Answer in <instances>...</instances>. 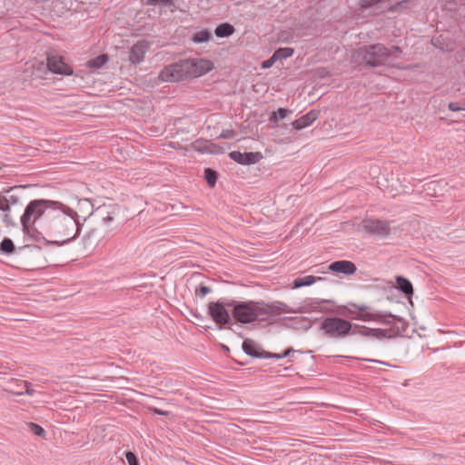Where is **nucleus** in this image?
<instances>
[{
    "instance_id": "obj_1",
    "label": "nucleus",
    "mask_w": 465,
    "mask_h": 465,
    "mask_svg": "<svg viewBox=\"0 0 465 465\" xmlns=\"http://www.w3.org/2000/svg\"><path fill=\"white\" fill-rule=\"evenodd\" d=\"M32 218L52 239L46 241L48 245L62 246L72 242L80 234L83 225L76 211L59 201L48 199H35L28 203L22 214L25 227Z\"/></svg>"
},
{
    "instance_id": "obj_2",
    "label": "nucleus",
    "mask_w": 465,
    "mask_h": 465,
    "mask_svg": "<svg viewBox=\"0 0 465 465\" xmlns=\"http://www.w3.org/2000/svg\"><path fill=\"white\" fill-rule=\"evenodd\" d=\"M211 60L203 58H185L164 66L159 73L162 82H181L197 78L213 69Z\"/></svg>"
},
{
    "instance_id": "obj_3",
    "label": "nucleus",
    "mask_w": 465,
    "mask_h": 465,
    "mask_svg": "<svg viewBox=\"0 0 465 465\" xmlns=\"http://www.w3.org/2000/svg\"><path fill=\"white\" fill-rule=\"evenodd\" d=\"M264 304V301H247L240 302L230 300L228 307L232 308V317L241 324L252 323L255 321L265 322L266 317H261L260 305Z\"/></svg>"
},
{
    "instance_id": "obj_4",
    "label": "nucleus",
    "mask_w": 465,
    "mask_h": 465,
    "mask_svg": "<svg viewBox=\"0 0 465 465\" xmlns=\"http://www.w3.org/2000/svg\"><path fill=\"white\" fill-rule=\"evenodd\" d=\"M355 60L371 67H378L386 64L390 58L389 49L383 44H372L360 47L355 54Z\"/></svg>"
},
{
    "instance_id": "obj_5",
    "label": "nucleus",
    "mask_w": 465,
    "mask_h": 465,
    "mask_svg": "<svg viewBox=\"0 0 465 465\" xmlns=\"http://www.w3.org/2000/svg\"><path fill=\"white\" fill-rule=\"evenodd\" d=\"M351 322L336 315L322 318L319 330L328 339L343 340L350 336Z\"/></svg>"
},
{
    "instance_id": "obj_6",
    "label": "nucleus",
    "mask_w": 465,
    "mask_h": 465,
    "mask_svg": "<svg viewBox=\"0 0 465 465\" xmlns=\"http://www.w3.org/2000/svg\"><path fill=\"white\" fill-rule=\"evenodd\" d=\"M349 306L355 309H348L347 315L351 320L362 322H377L384 324H391V322L388 321V317H394V314L388 312L373 311L371 307L366 304L358 305L354 302H349Z\"/></svg>"
},
{
    "instance_id": "obj_7",
    "label": "nucleus",
    "mask_w": 465,
    "mask_h": 465,
    "mask_svg": "<svg viewBox=\"0 0 465 465\" xmlns=\"http://www.w3.org/2000/svg\"><path fill=\"white\" fill-rule=\"evenodd\" d=\"M230 300L220 299L216 302H211L208 304V314L212 320L220 327V329L225 328L226 325L232 324V317L228 307V302Z\"/></svg>"
},
{
    "instance_id": "obj_8",
    "label": "nucleus",
    "mask_w": 465,
    "mask_h": 465,
    "mask_svg": "<svg viewBox=\"0 0 465 465\" xmlns=\"http://www.w3.org/2000/svg\"><path fill=\"white\" fill-rule=\"evenodd\" d=\"M395 321L394 323L389 329H371V339H384V338H395L402 335L407 330L406 322L400 316L394 315V317H388Z\"/></svg>"
},
{
    "instance_id": "obj_9",
    "label": "nucleus",
    "mask_w": 465,
    "mask_h": 465,
    "mask_svg": "<svg viewBox=\"0 0 465 465\" xmlns=\"http://www.w3.org/2000/svg\"><path fill=\"white\" fill-rule=\"evenodd\" d=\"M335 304L331 300L319 298H305L296 312L303 313L310 312H319L322 313L334 312Z\"/></svg>"
},
{
    "instance_id": "obj_10",
    "label": "nucleus",
    "mask_w": 465,
    "mask_h": 465,
    "mask_svg": "<svg viewBox=\"0 0 465 465\" xmlns=\"http://www.w3.org/2000/svg\"><path fill=\"white\" fill-rule=\"evenodd\" d=\"M25 186L5 187L0 191V212H11L12 206L21 204L20 193Z\"/></svg>"
},
{
    "instance_id": "obj_11",
    "label": "nucleus",
    "mask_w": 465,
    "mask_h": 465,
    "mask_svg": "<svg viewBox=\"0 0 465 465\" xmlns=\"http://www.w3.org/2000/svg\"><path fill=\"white\" fill-rule=\"evenodd\" d=\"M361 225L363 231L371 235L384 238L391 233V223L387 220L365 218L362 220Z\"/></svg>"
},
{
    "instance_id": "obj_12",
    "label": "nucleus",
    "mask_w": 465,
    "mask_h": 465,
    "mask_svg": "<svg viewBox=\"0 0 465 465\" xmlns=\"http://www.w3.org/2000/svg\"><path fill=\"white\" fill-rule=\"evenodd\" d=\"M48 71L61 75L74 74L73 67L66 64L64 58L61 55L53 54L47 56Z\"/></svg>"
},
{
    "instance_id": "obj_13",
    "label": "nucleus",
    "mask_w": 465,
    "mask_h": 465,
    "mask_svg": "<svg viewBox=\"0 0 465 465\" xmlns=\"http://www.w3.org/2000/svg\"><path fill=\"white\" fill-rule=\"evenodd\" d=\"M260 314L261 317H266L267 315H280L282 313H296V310L291 308L286 303L274 301L272 302H265L262 305H260Z\"/></svg>"
},
{
    "instance_id": "obj_14",
    "label": "nucleus",
    "mask_w": 465,
    "mask_h": 465,
    "mask_svg": "<svg viewBox=\"0 0 465 465\" xmlns=\"http://www.w3.org/2000/svg\"><path fill=\"white\" fill-rule=\"evenodd\" d=\"M231 160L242 165H251L259 163L263 155L261 152H244L232 151L228 153Z\"/></svg>"
},
{
    "instance_id": "obj_15",
    "label": "nucleus",
    "mask_w": 465,
    "mask_h": 465,
    "mask_svg": "<svg viewBox=\"0 0 465 465\" xmlns=\"http://www.w3.org/2000/svg\"><path fill=\"white\" fill-rule=\"evenodd\" d=\"M149 49V43L146 40H140L135 43L130 49L129 61L136 65L144 60L146 52Z\"/></svg>"
},
{
    "instance_id": "obj_16",
    "label": "nucleus",
    "mask_w": 465,
    "mask_h": 465,
    "mask_svg": "<svg viewBox=\"0 0 465 465\" xmlns=\"http://www.w3.org/2000/svg\"><path fill=\"white\" fill-rule=\"evenodd\" d=\"M242 351L256 359H264L266 351L262 348V346L251 338H245L242 343Z\"/></svg>"
},
{
    "instance_id": "obj_17",
    "label": "nucleus",
    "mask_w": 465,
    "mask_h": 465,
    "mask_svg": "<svg viewBox=\"0 0 465 465\" xmlns=\"http://www.w3.org/2000/svg\"><path fill=\"white\" fill-rule=\"evenodd\" d=\"M20 223H21L22 231L24 232V233L27 234L32 240H34L35 242L44 241L45 243H46V241H50L49 239L45 237V233L44 232L43 230H41L38 227L37 223L34 222V218L30 219L26 223V224H25L26 227H25V225L22 222V216L20 217Z\"/></svg>"
},
{
    "instance_id": "obj_18",
    "label": "nucleus",
    "mask_w": 465,
    "mask_h": 465,
    "mask_svg": "<svg viewBox=\"0 0 465 465\" xmlns=\"http://www.w3.org/2000/svg\"><path fill=\"white\" fill-rule=\"evenodd\" d=\"M26 249H29L31 251H33V250L40 251L41 250V248L35 244H25V245L16 248L13 240L8 237H5L0 242V253L5 254V255H12L16 252V250H18L19 252H22Z\"/></svg>"
},
{
    "instance_id": "obj_19",
    "label": "nucleus",
    "mask_w": 465,
    "mask_h": 465,
    "mask_svg": "<svg viewBox=\"0 0 465 465\" xmlns=\"http://www.w3.org/2000/svg\"><path fill=\"white\" fill-rule=\"evenodd\" d=\"M191 147L193 151L200 153H221V147L209 140L200 138L196 139L191 143Z\"/></svg>"
},
{
    "instance_id": "obj_20",
    "label": "nucleus",
    "mask_w": 465,
    "mask_h": 465,
    "mask_svg": "<svg viewBox=\"0 0 465 465\" xmlns=\"http://www.w3.org/2000/svg\"><path fill=\"white\" fill-rule=\"evenodd\" d=\"M329 270H331L334 272H337V273H341V274L350 276V275H353L356 272L357 267L351 261L339 260V261H335V262H332L331 263H330Z\"/></svg>"
},
{
    "instance_id": "obj_21",
    "label": "nucleus",
    "mask_w": 465,
    "mask_h": 465,
    "mask_svg": "<svg viewBox=\"0 0 465 465\" xmlns=\"http://www.w3.org/2000/svg\"><path fill=\"white\" fill-rule=\"evenodd\" d=\"M320 115V111L318 110H311L307 114H303L300 118L293 121L291 125L293 129L297 131H301L308 126H310L313 122H315Z\"/></svg>"
},
{
    "instance_id": "obj_22",
    "label": "nucleus",
    "mask_w": 465,
    "mask_h": 465,
    "mask_svg": "<svg viewBox=\"0 0 465 465\" xmlns=\"http://www.w3.org/2000/svg\"><path fill=\"white\" fill-rule=\"evenodd\" d=\"M396 288L401 291L405 296L409 297L413 294V286L409 279L402 275L395 277Z\"/></svg>"
},
{
    "instance_id": "obj_23",
    "label": "nucleus",
    "mask_w": 465,
    "mask_h": 465,
    "mask_svg": "<svg viewBox=\"0 0 465 465\" xmlns=\"http://www.w3.org/2000/svg\"><path fill=\"white\" fill-rule=\"evenodd\" d=\"M213 38V33L208 28H205L193 33L190 40L196 45H200L209 43Z\"/></svg>"
},
{
    "instance_id": "obj_24",
    "label": "nucleus",
    "mask_w": 465,
    "mask_h": 465,
    "mask_svg": "<svg viewBox=\"0 0 465 465\" xmlns=\"http://www.w3.org/2000/svg\"><path fill=\"white\" fill-rule=\"evenodd\" d=\"M292 114V111L288 108L280 107L276 111H273L269 116V122L272 127H275L278 124L279 120L284 119Z\"/></svg>"
},
{
    "instance_id": "obj_25",
    "label": "nucleus",
    "mask_w": 465,
    "mask_h": 465,
    "mask_svg": "<svg viewBox=\"0 0 465 465\" xmlns=\"http://www.w3.org/2000/svg\"><path fill=\"white\" fill-rule=\"evenodd\" d=\"M234 32L235 27L228 22L218 25L214 29V35L219 38L229 37L232 35Z\"/></svg>"
},
{
    "instance_id": "obj_26",
    "label": "nucleus",
    "mask_w": 465,
    "mask_h": 465,
    "mask_svg": "<svg viewBox=\"0 0 465 465\" xmlns=\"http://www.w3.org/2000/svg\"><path fill=\"white\" fill-rule=\"evenodd\" d=\"M322 277H316L313 275H306L303 277H298L294 279L292 282V287L294 289L305 287V286H311L312 284L315 283L318 281H322Z\"/></svg>"
},
{
    "instance_id": "obj_27",
    "label": "nucleus",
    "mask_w": 465,
    "mask_h": 465,
    "mask_svg": "<svg viewBox=\"0 0 465 465\" xmlns=\"http://www.w3.org/2000/svg\"><path fill=\"white\" fill-rule=\"evenodd\" d=\"M94 214L101 219L104 225H110L114 220V212L109 211L106 207H98L95 210Z\"/></svg>"
},
{
    "instance_id": "obj_28",
    "label": "nucleus",
    "mask_w": 465,
    "mask_h": 465,
    "mask_svg": "<svg viewBox=\"0 0 465 465\" xmlns=\"http://www.w3.org/2000/svg\"><path fill=\"white\" fill-rule=\"evenodd\" d=\"M203 177L208 186L213 188L216 185L219 173L216 170L207 167L203 171Z\"/></svg>"
},
{
    "instance_id": "obj_29",
    "label": "nucleus",
    "mask_w": 465,
    "mask_h": 465,
    "mask_svg": "<svg viewBox=\"0 0 465 465\" xmlns=\"http://www.w3.org/2000/svg\"><path fill=\"white\" fill-rule=\"evenodd\" d=\"M109 58L107 54H100L93 59H90L86 65L91 69H100L106 64Z\"/></svg>"
},
{
    "instance_id": "obj_30",
    "label": "nucleus",
    "mask_w": 465,
    "mask_h": 465,
    "mask_svg": "<svg viewBox=\"0 0 465 465\" xmlns=\"http://www.w3.org/2000/svg\"><path fill=\"white\" fill-rule=\"evenodd\" d=\"M351 335H360L361 337L371 339V328L351 322L350 336Z\"/></svg>"
},
{
    "instance_id": "obj_31",
    "label": "nucleus",
    "mask_w": 465,
    "mask_h": 465,
    "mask_svg": "<svg viewBox=\"0 0 465 465\" xmlns=\"http://www.w3.org/2000/svg\"><path fill=\"white\" fill-rule=\"evenodd\" d=\"M294 54L293 48L291 47H279L273 52L274 57L278 60L287 59Z\"/></svg>"
},
{
    "instance_id": "obj_32",
    "label": "nucleus",
    "mask_w": 465,
    "mask_h": 465,
    "mask_svg": "<svg viewBox=\"0 0 465 465\" xmlns=\"http://www.w3.org/2000/svg\"><path fill=\"white\" fill-rule=\"evenodd\" d=\"M145 5H154L159 7H176L174 0H144Z\"/></svg>"
},
{
    "instance_id": "obj_33",
    "label": "nucleus",
    "mask_w": 465,
    "mask_h": 465,
    "mask_svg": "<svg viewBox=\"0 0 465 465\" xmlns=\"http://www.w3.org/2000/svg\"><path fill=\"white\" fill-rule=\"evenodd\" d=\"M33 68V74L35 77H43L44 74H45L48 71L47 67V62H36L32 65Z\"/></svg>"
},
{
    "instance_id": "obj_34",
    "label": "nucleus",
    "mask_w": 465,
    "mask_h": 465,
    "mask_svg": "<svg viewBox=\"0 0 465 465\" xmlns=\"http://www.w3.org/2000/svg\"><path fill=\"white\" fill-rule=\"evenodd\" d=\"M28 427L30 431L33 432L35 436L44 437L45 435V430L37 423L29 422Z\"/></svg>"
},
{
    "instance_id": "obj_35",
    "label": "nucleus",
    "mask_w": 465,
    "mask_h": 465,
    "mask_svg": "<svg viewBox=\"0 0 465 465\" xmlns=\"http://www.w3.org/2000/svg\"><path fill=\"white\" fill-rule=\"evenodd\" d=\"M84 242L85 248H93L97 242V239L95 237V232H91L87 235H85L84 237Z\"/></svg>"
},
{
    "instance_id": "obj_36",
    "label": "nucleus",
    "mask_w": 465,
    "mask_h": 465,
    "mask_svg": "<svg viewBox=\"0 0 465 465\" xmlns=\"http://www.w3.org/2000/svg\"><path fill=\"white\" fill-rule=\"evenodd\" d=\"M211 292H212V289L210 287L204 285L203 283H200L199 286L196 287V289H195V296L200 297V298H203Z\"/></svg>"
},
{
    "instance_id": "obj_37",
    "label": "nucleus",
    "mask_w": 465,
    "mask_h": 465,
    "mask_svg": "<svg viewBox=\"0 0 465 465\" xmlns=\"http://www.w3.org/2000/svg\"><path fill=\"white\" fill-rule=\"evenodd\" d=\"M2 222L7 227H16L17 223L14 221L13 217L10 214V212H3Z\"/></svg>"
},
{
    "instance_id": "obj_38",
    "label": "nucleus",
    "mask_w": 465,
    "mask_h": 465,
    "mask_svg": "<svg viewBox=\"0 0 465 465\" xmlns=\"http://www.w3.org/2000/svg\"><path fill=\"white\" fill-rule=\"evenodd\" d=\"M125 458L129 465H139V460L133 451H125Z\"/></svg>"
},
{
    "instance_id": "obj_39",
    "label": "nucleus",
    "mask_w": 465,
    "mask_h": 465,
    "mask_svg": "<svg viewBox=\"0 0 465 465\" xmlns=\"http://www.w3.org/2000/svg\"><path fill=\"white\" fill-rule=\"evenodd\" d=\"M381 3V0H360L359 5L362 9H369Z\"/></svg>"
},
{
    "instance_id": "obj_40",
    "label": "nucleus",
    "mask_w": 465,
    "mask_h": 465,
    "mask_svg": "<svg viewBox=\"0 0 465 465\" xmlns=\"http://www.w3.org/2000/svg\"><path fill=\"white\" fill-rule=\"evenodd\" d=\"M448 108L453 112L465 111V102H461V103L450 102L448 104Z\"/></svg>"
},
{
    "instance_id": "obj_41",
    "label": "nucleus",
    "mask_w": 465,
    "mask_h": 465,
    "mask_svg": "<svg viewBox=\"0 0 465 465\" xmlns=\"http://www.w3.org/2000/svg\"><path fill=\"white\" fill-rule=\"evenodd\" d=\"M147 410L151 412V413H153V414H156V415H161V416H165V417H168L170 416L171 412L170 411H163L161 409H158L154 406H147Z\"/></svg>"
},
{
    "instance_id": "obj_42",
    "label": "nucleus",
    "mask_w": 465,
    "mask_h": 465,
    "mask_svg": "<svg viewBox=\"0 0 465 465\" xmlns=\"http://www.w3.org/2000/svg\"><path fill=\"white\" fill-rule=\"evenodd\" d=\"M277 62V59L272 54L270 58L267 60L262 61L261 67L262 69H269L271 68L275 63Z\"/></svg>"
},
{
    "instance_id": "obj_43",
    "label": "nucleus",
    "mask_w": 465,
    "mask_h": 465,
    "mask_svg": "<svg viewBox=\"0 0 465 465\" xmlns=\"http://www.w3.org/2000/svg\"><path fill=\"white\" fill-rule=\"evenodd\" d=\"M235 136V132L232 129H224L220 134V138L232 139Z\"/></svg>"
},
{
    "instance_id": "obj_44",
    "label": "nucleus",
    "mask_w": 465,
    "mask_h": 465,
    "mask_svg": "<svg viewBox=\"0 0 465 465\" xmlns=\"http://www.w3.org/2000/svg\"><path fill=\"white\" fill-rule=\"evenodd\" d=\"M390 52V57L395 56L396 58H399L402 53V50L400 46L394 45L391 49H389Z\"/></svg>"
},
{
    "instance_id": "obj_45",
    "label": "nucleus",
    "mask_w": 465,
    "mask_h": 465,
    "mask_svg": "<svg viewBox=\"0 0 465 465\" xmlns=\"http://www.w3.org/2000/svg\"><path fill=\"white\" fill-rule=\"evenodd\" d=\"M23 383H24V387L25 388V391L24 392H20V394H27L30 396L34 395L35 391L31 388V383H29L26 381H24Z\"/></svg>"
},
{
    "instance_id": "obj_46",
    "label": "nucleus",
    "mask_w": 465,
    "mask_h": 465,
    "mask_svg": "<svg viewBox=\"0 0 465 465\" xmlns=\"http://www.w3.org/2000/svg\"><path fill=\"white\" fill-rule=\"evenodd\" d=\"M265 358L264 359H275L280 360L283 359L284 356H282V353H273L266 351V353H264Z\"/></svg>"
},
{
    "instance_id": "obj_47",
    "label": "nucleus",
    "mask_w": 465,
    "mask_h": 465,
    "mask_svg": "<svg viewBox=\"0 0 465 465\" xmlns=\"http://www.w3.org/2000/svg\"><path fill=\"white\" fill-rule=\"evenodd\" d=\"M294 352H296V351L293 348L289 347L282 352V356H284V358L291 357Z\"/></svg>"
},
{
    "instance_id": "obj_48",
    "label": "nucleus",
    "mask_w": 465,
    "mask_h": 465,
    "mask_svg": "<svg viewBox=\"0 0 465 465\" xmlns=\"http://www.w3.org/2000/svg\"><path fill=\"white\" fill-rule=\"evenodd\" d=\"M368 361H372V362H377V363L388 365L386 362H383V361H377V360H368Z\"/></svg>"
}]
</instances>
